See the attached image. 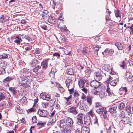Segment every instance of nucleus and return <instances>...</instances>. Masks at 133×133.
Returning a JSON list of instances; mask_svg holds the SVG:
<instances>
[{
    "instance_id": "f257e3e1",
    "label": "nucleus",
    "mask_w": 133,
    "mask_h": 133,
    "mask_svg": "<svg viewBox=\"0 0 133 133\" xmlns=\"http://www.w3.org/2000/svg\"><path fill=\"white\" fill-rule=\"evenodd\" d=\"M118 74L117 76H116V74H115L111 76H109L108 78L106 81L107 83H109L112 86H115L116 84L118 82L119 79L118 78Z\"/></svg>"
},
{
    "instance_id": "f03ea898",
    "label": "nucleus",
    "mask_w": 133,
    "mask_h": 133,
    "mask_svg": "<svg viewBox=\"0 0 133 133\" xmlns=\"http://www.w3.org/2000/svg\"><path fill=\"white\" fill-rule=\"evenodd\" d=\"M102 69H104L105 71H109L111 70V71L110 72V74L112 76L115 74H116V76H117V73L115 72L113 70V68L112 67L110 66V65L108 64H104L102 67Z\"/></svg>"
},
{
    "instance_id": "7ed1b4c3",
    "label": "nucleus",
    "mask_w": 133,
    "mask_h": 133,
    "mask_svg": "<svg viewBox=\"0 0 133 133\" xmlns=\"http://www.w3.org/2000/svg\"><path fill=\"white\" fill-rule=\"evenodd\" d=\"M38 114L40 116L43 117H47L49 115L48 112L46 110H44L39 109L38 110Z\"/></svg>"
},
{
    "instance_id": "20e7f679",
    "label": "nucleus",
    "mask_w": 133,
    "mask_h": 133,
    "mask_svg": "<svg viewBox=\"0 0 133 133\" xmlns=\"http://www.w3.org/2000/svg\"><path fill=\"white\" fill-rule=\"evenodd\" d=\"M16 79V78L14 76L12 77L8 76L2 80L3 84V85H6V84L9 83L11 81Z\"/></svg>"
},
{
    "instance_id": "39448f33",
    "label": "nucleus",
    "mask_w": 133,
    "mask_h": 133,
    "mask_svg": "<svg viewBox=\"0 0 133 133\" xmlns=\"http://www.w3.org/2000/svg\"><path fill=\"white\" fill-rule=\"evenodd\" d=\"M92 81L90 84V85L93 88H97L100 86L101 83L98 81Z\"/></svg>"
},
{
    "instance_id": "423d86ee",
    "label": "nucleus",
    "mask_w": 133,
    "mask_h": 133,
    "mask_svg": "<svg viewBox=\"0 0 133 133\" xmlns=\"http://www.w3.org/2000/svg\"><path fill=\"white\" fill-rule=\"evenodd\" d=\"M125 77L126 80L128 82H131L133 80V77L132 74L130 72H126Z\"/></svg>"
},
{
    "instance_id": "0eeeda50",
    "label": "nucleus",
    "mask_w": 133,
    "mask_h": 133,
    "mask_svg": "<svg viewBox=\"0 0 133 133\" xmlns=\"http://www.w3.org/2000/svg\"><path fill=\"white\" fill-rule=\"evenodd\" d=\"M66 125L68 127H71L73 126L74 122L71 118L68 117L66 120Z\"/></svg>"
},
{
    "instance_id": "6e6552de",
    "label": "nucleus",
    "mask_w": 133,
    "mask_h": 133,
    "mask_svg": "<svg viewBox=\"0 0 133 133\" xmlns=\"http://www.w3.org/2000/svg\"><path fill=\"white\" fill-rule=\"evenodd\" d=\"M68 110L69 112L75 115H77L78 113V112L76 110V107H75L72 106L68 108Z\"/></svg>"
},
{
    "instance_id": "1a4fd4ad",
    "label": "nucleus",
    "mask_w": 133,
    "mask_h": 133,
    "mask_svg": "<svg viewBox=\"0 0 133 133\" xmlns=\"http://www.w3.org/2000/svg\"><path fill=\"white\" fill-rule=\"evenodd\" d=\"M50 60L49 58L45 59L41 63V65L43 69H45L48 67L49 61Z\"/></svg>"
},
{
    "instance_id": "9d476101",
    "label": "nucleus",
    "mask_w": 133,
    "mask_h": 133,
    "mask_svg": "<svg viewBox=\"0 0 133 133\" xmlns=\"http://www.w3.org/2000/svg\"><path fill=\"white\" fill-rule=\"evenodd\" d=\"M102 77L100 71L96 72L94 73V78L96 80L100 81L102 79Z\"/></svg>"
},
{
    "instance_id": "9b49d317",
    "label": "nucleus",
    "mask_w": 133,
    "mask_h": 133,
    "mask_svg": "<svg viewBox=\"0 0 133 133\" xmlns=\"http://www.w3.org/2000/svg\"><path fill=\"white\" fill-rule=\"evenodd\" d=\"M66 86L69 89L73 87L72 80V79H67L65 81Z\"/></svg>"
},
{
    "instance_id": "f8f14e48",
    "label": "nucleus",
    "mask_w": 133,
    "mask_h": 133,
    "mask_svg": "<svg viewBox=\"0 0 133 133\" xmlns=\"http://www.w3.org/2000/svg\"><path fill=\"white\" fill-rule=\"evenodd\" d=\"M127 88L126 87H124L121 88L119 90V92L120 94L124 96L127 94Z\"/></svg>"
},
{
    "instance_id": "ddd939ff",
    "label": "nucleus",
    "mask_w": 133,
    "mask_h": 133,
    "mask_svg": "<svg viewBox=\"0 0 133 133\" xmlns=\"http://www.w3.org/2000/svg\"><path fill=\"white\" fill-rule=\"evenodd\" d=\"M96 111L97 113L99 114H105L106 112H107L106 108L103 107L99 108L98 109L96 110Z\"/></svg>"
},
{
    "instance_id": "4468645a",
    "label": "nucleus",
    "mask_w": 133,
    "mask_h": 133,
    "mask_svg": "<svg viewBox=\"0 0 133 133\" xmlns=\"http://www.w3.org/2000/svg\"><path fill=\"white\" fill-rule=\"evenodd\" d=\"M78 84L79 87L80 88L84 87V82L83 78H79L78 79Z\"/></svg>"
},
{
    "instance_id": "2eb2a0df",
    "label": "nucleus",
    "mask_w": 133,
    "mask_h": 133,
    "mask_svg": "<svg viewBox=\"0 0 133 133\" xmlns=\"http://www.w3.org/2000/svg\"><path fill=\"white\" fill-rule=\"evenodd\" d=\"M131 122V119L128 117H125L122 118L121 121V122L124 124H129Z\"/></svg>"
},
{
    "instance_id": "dca6fc26",
    "label": "nucleus",
    "mask_w": 133,
    "mask_h": 133,
    "mask_svg": "<svg viewBox=\"0 0 133 133\" xmlns=\"http://www.w3.org/2000/svg\"><path fill=\"white\" fill-rule=\"evenodd\" d=\"M84 124L88 125L91 123V118L89 116H86L84 119Z\"/></svg>"
},
{
    "instance_id": "f3484780",
    "label": "nucleus",
    "mask_w": 133,
    "mask_h": 133,
    "mask_svg": "<svg viewBox=\"0 0 133 133\" xmlns=\"http://www.w3.org/2000/svg\"><path fill=\"white\" fill-rule=\"evenodd\" d=\"M38 61L35 58H34L32 59L31 62L29 63V64L32 67L35 66L37 64H38Z\"/></svg>"
},
{
    "instance_id": "a211bd4d",
    "label": "nucleus",
    "mask_w": 133,
    "mask_h": 133,
    "mask_svg": "<svg viewBox=\"0 0 133 133\" xmlns=\"http://www.w3.org/2000/svg\"><path fill=\"white\" fill-rule=\"evenodd\" d=\"M90 129L85 126H83L81 128L82 133H89Z\"/></svg>"
},
{
    "instance_id": "6ab92c4d",
    "label": "nucleus",
    "mask_w": 133,
    "mask_h": 133,
    "mask_svg": "<svg viewBox=\"0 0 133 133\" xmlns=\"http://www.w3.org/2000/svg\"><path fill=\"white\" fill-rule=\"evenodd\" d=\"M116 109L117 106L116 105H114L109 108L108 111L112 114H114L115 113Z\"/></svg>"
},
{
    "instance_id": "aec40b11",
    "label": "nucleus",
    "mask_w": 133,
    "mask_h": 133,
    "mask_svg": "<svg viewBox=\"0 0 133 133\" xmlns=\"http://www.w3.org/2000/svg\"><path fill=\"white\" fill-rule=\"evenodd\" d=\"M48 22L50 23L54 24L55 22L54 17L50 15L48 17Z\"/></svg>"
},
{
    "instance_id": "412c9836",
    "label": "nucleus",
    "mask_w": 133,
    "mask_h": 133,
    "mask_svg": "<svg viewBox=\"0 0 133 133\" xmlns=\"http://www.w3.org/2000/svg\"><path fill=\"white\" fill-rule=\"evenodd\" d=\"M8 17L5 15L1 16L0 18V22L2 23H4L8 19Z\"/></svg>"
},
{
    "instance_id": "4be33fe9",
    "label": "nucleus",
    "mask_w": 133,
    "mask_h": 133,
    "mask_svg": "<svg viewBox=\"0 0 133 133\" xmlns=\"http://www.w3.org/2000/svg\"><path fill=\"white\" fill-rule=\"evenodd\" d=\"M93 97L90 95L88 96L87 97V101L89 105L92 104V99Z\"/></svg>"
},
{
    "instance_id": "5701e85b",
    "label": "nucleus",
    "mask_w": 133,
    "mask_h": 133,
    "mask_svg": "<svg viewBox=\"0 0 133 133\" xmlns=\"http://www.w3.org/2000/svg\"><path fill=\"white\" fill-rule=\"evenodd\" d=\"M118 106L119 110H122L124 109L125 107V105L124 103L121 102L120 103L118 104Z\"/></svg>"
},
{
    "instance_id": "b1692460",
    "label": "nucleus",
    "mask_w": 133,
    "mask_h": 133,
    "mask_svg": "<svg viewBox=\"0 0 133 133\" xmlns=\"http://www.w3.org/2000/svg\"><path fill=\"white\" fill-rule=\"evenodd\" d=\"M115 45L117 46L119 50H122L123 47L121 43L119 42H116L115 44Z\"/></svg>"
},
{
    "instance_id": "393cba45",
    "label": "nucleus",
    "mask_w": 133,
    "mask_h": 133,
    "mask_svg": "<svg viewBox=\"0 0 133 133\" xmlns=\"http://www.w3.org/2000/svg\"><path fill=\"white\" fill-rule=\"evenodd\" d=\"M56 121V119H53L52 118H51L48 121L47 125H50L53 124Z\"/></svg>"
},
{
    "instance_id": "a878e982",
    "label": "nucleus",
    "mask_w": 133,
    "mask_h": 133,
    "mask_svg": "<svg viewBox=\"0 0 133 133\" xmlns=\"http://www.w3.org/2000/svg\"><path fill=\"white\" fill-rule=\"evenodd\" d=\"M115 16L116 17H121V15L120 13V11L119 9H117L116 10H115L114 11Z\"/></svg>"
},
{
    "instance_id": "bb28decb",
    "label": "nucleus",
    "mask_w": 133,
    "mask_h": 133,
    "mask_svg": "<svg viewBox=\"0 0 133 133\" xmlns=\"http://www.w3.org/2000/svg\"><path fill=\"white\" fill-rule=\"evenodd\" d=\"M9 90L13 95H15L16 94V90L15 88L10 87L9 88Z\"/></svg>"
},
{
    "instance_id": "cd10ccee",
    "label": "nucleus",
    "mask_w": 133,
    "mask_h": 133,
    "mask_svg": "<svg viewBox=\"0 0 133 133\" xmlns=\"http://www.w3.org/2000/svg\"><path fill=\"white\" fill-rule=\"evenodd\" d=\"M106 92L108 93L109 96H111L112 95L113 93L112 91L110 89L109 85H107Z\"/></svg>"
},
{
    "instance_id": "c85d7f7f",
    "label": "nucleus",
    "mask_w": 133,
    "mask_h": 133,
    "mask_svg": "<svg viewBox=\"0 0 133 133\" xmlns=\"http://www.w3.org/2000/svg\"><path fill=\"white\" fill-rule=\"evenodd\" d=\"M15 38L16 39L15 40L14 42L16 43L20 44L21 42L22 41L21 38L19 36L16 37Z\"/></svg>"
},
{
    "instance_id": "c756f323",
    "label": "nucleus",
    "mask_w": 133,
    "mask_h": 133,
    "mask_svg": "<svg viewBox=\"0 0 133 133\" xmlns=\"http://www.w3.org/2000/svg\"><path fill=\"white\" fill-rule=\"evenodd\" d=\"M79 106V108L80 109L84 110V111H87V109H86L85 108V104L84 103H81Z\"/></svg>"
},
{
    "instance_id": "7c9ffc66",
    "label": "nucleus",
    "mask_w": 133,
    "mask_h": 133,
    "mask_svg": "<svg viewBox=\"0 0 133 133\" xmlns=\"http://www.w3.org/2000/svg\"><path fill=\"white\" fill-rule=\"evenodd\" d=\"M5 98V96L4 92H0V101L4 100Z\"/></svg>"
},
{
    "instance_id": "2f4dec72",
    "label": "nucleus",
    "mask_w": 133,
    "mask_h": 133,
    "mask_svg": "<svg viewBox=\"0 0 133 133\" xmlns=\"http://www.w3.org/2000/svg\"><path fill=\"white\" fill-rule=\"evenodd\" d=\"M86 75L87 77H90L91 71L90 69L88 68L85 70Z\"/></svg>"
},
{
    "instance_id": "473e14b6",
    "label": "nucleus",
    "mask_w": 133,
    "mask_h": 133,
    "mask_svg": "<svg viewBox=\"0 0 133 133\" xmlns=\"http://www.w3.org/2000/svg\"><path fill=\"white\" fill-rule=\"evenodd\" d=\"M48 11L46 10H45L44 11H43L42 12V17L44 19H47L48 16L47 13Z\"/></svg>"
},
{
    "instance_id": "72a5a7b5",
    "label": "nucleus",
    "mask_w": 133,
    "mask_h": 133,
    "mask_svg": "<svg viewBox=\"0 0 133 133\" xmlns=\"http://www.w3.org/2000/svg\"><path fill=\"white\" fill-rule=\"evenodd\" d=\"M32 45H29L25 48V51H24V52L26 53L27 52H30L31 49L32 48Z\"/></svg>"
},
{
    "instance_id": "f704fd0d",
    "label": "nucleus",
    "mask_w": 133,
    "mask_h": 133,
    "mask_svg": "<svg viewBox=\"0 0 133 133\" xmlns=\"http://www.w3.org/2000/svg\"><path fill=\"white\" fill-rule=\"evenodd\" d=\"M84 115L82 113H79L77 116V119H83L84 118Z\"/></svg>"
},
{
    "instance_id": "c9c22d12",
    "label": "nucleus",
    "mask_w": 133,
    "mask_h": 133,
    "mask_svg": "<svg viewBox=\"0 0 133 133\" xmlns=\"http://www.w3.org/2000/svg\"><path fill=\"white\" fill-rule=\"evenodd\" d=\"M60 126L62 128H64L65 126L66 123L64 120H62L60 121Z\"/></svg>"
},
{
    "instance_id": "e433bc0d",
    "label": "nucleus",
    "mask_w": 133,
    "mask_h": 133,
    "mask_svg": "<svg viewBox=\"0 0 133 133\" xmlns=\"http://www.w3.org/2000/svg\"><path fill=\"white\" fill-rule=\"evenodd\" d=\"M41 68V66L39 65H37L35 66L33 69V71L36 73L38 72V70Z\"/></svg>"
},
{
    "instance_id": "4c0bfd02",
    "label": "nucleus",
    "mask_w": 133,
    "mask_h": 133,
    "mask_svg": "<svg viewBox=\"0 0 133 133\" xmlns=\"http://www.w3.org/2000/svg\"><path fill=\"white\" fill-rule=\"evenodd\" d=\"M43 22L41 23L40 26L44 30H47L48 29L47 26L44 24Z\"/></svg>"
},
{
    "instance_id": "58836bf2",
    "label": "nucleus",
    "mask_w": 133,
    "mask_h": 133,
    "mask_svg": "<svg viewBox=\"0 0 133 133\" xmlns=\"http://www.w3.org/2000/svg\"><path fill=\"white\" fill-rule=\"evenodd\" d=\"M126 110L128 112V113L129 115H131L132 113H131V111L130 110V106L129 105H127L126 107Z\"/></svg>"
},
{
    "instance_id": "ea45409f",
    "label": "nucleus",
    "mask_w": 133,
    "mask_h": 133,
    "mask_svg": "<svg viewBox=\"0 0 133 133\" xmlns=\"http://www.w3.org/2000/svg\"><path fill=\"white\" fill-rule=\"evenodd\" d=\"M67 73L70 75H72L74 74L73 69L71 68H69L68 69Z\"/></svg>"
},
{
    "instance_id": "a19ab883",
    "label": "nucleus",
    "mask_w": 133,
    "mask_h": 133,
    "mask_svg": "<svg viewBox=\"0 0 133 133\" xmlns=\"http://www.w3.org/2000/svg\"><path fill=\"white\" fill-rule=\"evenodd\" d=\"M45 98H44V99L46 101H49L51 98V97L50 95L49 94L46 93V96H45Z\"/></svg>"
},
{
    "instance_id": "79ce46f5",
    "label": "nucleus",
    "mask_w": 133,
    "mask_h": 133,
    "mask_svg": "<svg viewBox=\"0 0 133 133\" xmlns=\"http://www.w3.org/2000/svg\"><path fill=\"white\" fill-rule=\"evenodd\" d=\"M100 46L98 45H94L93 46V48L94 49L95 51H97L99 50Z\"/></svg>"
},
{
    "instance_id": "37998d69",
    "label": "nucleus",
    "mask_w": 133,
    "mask_h": 133,
    "mask_svg": "<svg viewBox=\"0 0 133 133\" xmlns=\"http://www.w3.org/2000/svg\"><path fill=\"white\" fill-rule=\"evenodd\" d=\"M35 109L34 108H32L30 109L26 110L27 112L28 113H31L32 112H35Z\"/></svg>"
},
{
    "instance_id": "c03bdc74",
    "label": "nucleus",
    "mask_w": 133,
    "mask_h": 133,
    "mask_svg": "<svg viewBox=\"0 0 133 133\" xmlns=\"http://www.w3.org/2000/svg\"><path fill=\"white\" fill-rule=\"evenodd\" d=\"M77 123L78 125H81L82 126L83 125V119H77Z\"/></svg>"
},
{
    "instance_id": "a18cd8bd",
    "label": "nucleus",
    "mask_w": 133,
    "mask_h": 133,
    "mask_svg": "<svg viewBox=\"0 0 133 133\" xmlns=\"http://www.w3.org/2000/svg\"><path fill=\"white\" fill-rule=\"evenodd\" d=\"M26 100V97L24 96L20 100L19 102L20 103H24L25 102Z\"/></svg>"
},
{
    "instance_id": "49530a36",
    "label": "nucleus",
    "mask_w": 133,
    "mask_h": 133,
    "mask_svg": "<svg viewBox=\"0 0 133 133\" xmlns=\"http://www.w3.org/2000/svg\"><path fill=\"white\" fill-rule=\"evenodd\" d=\"M55 99H53L50 101V105L51 107H52L54 105L55 103Z\"/></svg>"
},
{
    "instance_id": "de8ad7c7",
    "label": "nucleus",
    "mask_w": 133,
    "mask_h": 133,
    "mask_svg": "<svg viewBox=\"0 0 133 133\" xmlns=\"http://www.w3.org/2000/svg\"><path fill=\"white\" fill-rule=\"evenodd\" d=\"M60 28V29L62 32L64 31H66L67 29L65 25L64 26H62L60 27L59 26Z\"/></svg>"
},
{
    "instance_id": "09e8293b",
    "label": "nucleus",
    "mask_w": 133,
    "mask_h": 133,
    "mask_svg": "<svg viewBox=\"0 0 133 133\" xmlns=\"http://www.w3.org/2000/svg\"><path fill=\"white\" fill-rule=\"evenodd\" d=\"M46 92H43L41 93L39 96L40 98L44 99V98H45V96H46Z\"/></svg>"
},
{
    "instance_id": "8fccbe9b",
    "label": "nucleus",
    "mask_w": 133,
    "mask_h": 133,
    "mask_svg": "<svg viewBox=\"0 0 133 133\" xmlns=\"http://www.w3.org/2000/svg\"><path fill=\"white\" fill-rule=\"evenodd\" d=\"M5 73V68H0V75Z\"/></svg>"
},
{
    "instance_id": "3c124183",
    "label": "nucleus",
    "mask_w": 133,
    "mask_h": 133,
    "mask_svg": "<svg viewBox=\"0 0 133 133\" xmlns=\"http://www.w3.org/2000/svg\"><path fill=\"white\" fill-rule=\"evenodd\" d=\"M54 56L56 57L58 59H60V54L57 52H55L54 54L53 55Z\"/></svg>"
},
{
    "instance_id": "603ef678",
    "label": "nucleus",
    "mask_w": 133,
    "mask_h": 133,
    "mask_svg": "<svg viewBox=\"0 0 133 133\" xmlns=\"http://www.w3.org/2000/svg\"><path fill=\"white\" fill-rule=\"evenodd\" d=\"M8 58V56L6 54H3L1 55V59H4L7 58Z\"/></svg>"
},
{
    "instance_id": "864d4df0",
    "label": "nucleus",
    "mask_w": 133,
    "mask_h": 133,
    "mask_svg": "<svg viewBox=\"0 0 133 133\" xmlns=\"http://www.w3.org/2000/svg\"><path fill=\"white\" fill-rule=\"evenodd\" d=\"M29 72V70L26 68H24L23 69V72L25 74H27Z\"/></svg>"
},
{
    "instance_id": "5fc2aeb1",
    "label": "nucleus",
    "mask_w": 133,
    "mask_h": 133,
    "mask_svg": "<svg viewBox=\"0 0 133 133\" xmlns=\"http://www.w3.org/2000/svg\"><path fill=\"white\" fill-rule=\"evenodd\" d=\"M102 54L104 56H106L109 54L107 48L103 52Z\"/></svg>"
},
{
    "instance_id": "6e6d98bb",
    "label": "nucleus",
    "mask_w": 133,
    "mask_h": 133,
    "mask_svg": "<svg viewBox=\"0 0 133 133\" xmlns=\"http://www.w3.org/2000/svg\"><path fill=\"white\" fill-rule=\"evenodd\" d=\"M24 38L29 42L31 41H32V38L28 36L25 35L24 36Z\"/></svg>"
},
{
    "instance_id": "4d7b16f0",
    "label": "nucleus",
    "mask_w": 133,
    "mask_h": 133,
    "mask_svg": "<svg viewBox=\"0 0 133 133\" xmlns=\"http://www.w3.org/2000/svg\"><path fill=\"white\" fill-rule=\"evenodd\" d=\"M37 118L35 116H33L32 118V121L33 123H36L37 121Z\"/></svg>"
},
{
    "instance_id": "13d9d810",
    "label": "nucleus",
    "mask_w": 133,
    "mask_h": 133,
    "mask_svg": "<svg viewBox=\"0 0 133 133\" xmlns=\"http://www.w3.org/2000/svg\"><path fill=\"white\" fill-rule=\"evenodd\" d=\"M56 71V69L55 68H52L51 70L50 74H52L53 75L54 74V75H55Z\"/></svg>"
},
{
    "instance_id": "bf43d9fd",
    "label": "nucleus",
    "mask_w": 133,
    "mask_h": 133,
    "mask_svg": "<svg viewBox=\"0 0 133 133\" xmlns=\"http://www.w3.org/2000/svg\"><path fill=\"white\" fill-rule=\"evenodd\" d=\"M107 50H108L109 54H112L114 51V50L113 49L107 48Z\"/></svg>"
},
{
    "instance_id": "052dcab7",
    "label": "nucleus",
    "mask_w": 133,
    "mask_h": 133,
    "mask_svg": "<svg viewBox=\"0 0 133 133\" xmlns=\"http://www.w3.org/2000/svg\"><path fill=\"white\" fill-rule=\"evenodd\" d=\"M94 120V123L95 124L98 125V119L96 116H95Z\"/></svg>"
},
{
    "instance_id": "680f3d73",
    "label": "nucleus",
    "mask_w": 133,
    "mask_h": 133,
    "mask_svg": "<svg viewBox=\"0 0 133 133\" xmlns=\"http://www.w3.org/2000/svg\"><path fill=\"white\" fill-rule=\"evenodd\" d=\"M88 115L91 117H93L94 115V113L92 110H91L88 113Z\"/></svg>"
},
{
    "instance_id": "e2e57ef3",
    "label": "nucleus",
    "mask_w": 133,
    "mask_h": 133,
    "mask_svg": "<svg viewBox=\"0 0 133 133\" xmlns=\"http://www.w3.org/2000/svg\"><path fill=\"white\" fill-rule=\"evenodd\" d=\"M74 96L75 98H78L79 95L78 91H75L74 94Z\"/></svg>"
},
{
    "instance_id": "0e129e2a",
    "label": "nucleus",
    "mask_w": 133,
    "mask_h": 133,
    "mask_svg": "<svg viewBox=\"0 0 133 133\" xmlns=\"http://www.w3.org/2000/svg\"><path fill=\"white\" fill-rule=\"evenodd\" d=\"M92 92L94 95H96L98 92V91L95 89H93L92 90Z\"/></svg>"
},
{
    "instance_id": "69168bd1",
    "label": "nucleus",
    "mask_w": 133,
    "mask_h": 133,
    "mask_svg": "<svg viewBox=\"0 0 133 133\" xmlns=\"http://www.w3.org/2000/svg\"><path fill=\"white\" fill-rule=\"evenodd\" d=\"M16 112L18 114H20L23 112V110L21 108L16 110Z\"/></svg>"
},
{
    "instance_id": "338daca9",
    "label": "nucleus",
    "mask_w": 133,
    "mask_h": 133,
    "mask_svg": "<svg viewBox=\"0 0 133 133\" xmlns=\"http://www.w3.org/2000/svg\"><path fill=\"white\" fill-rule=\"evenodd\" d=\"M38 123H39V124L43 127L45 126L46 124V123L45 122H42L41 121H39Z\"/></svg>"
},
{
    "instance_id": "774afa93",
    "label": "nucleus",
    "mask_w": 133,
    "mask_h": 133,
    "mask_svg": "<svg viewBox=\"0 0 133 133\" xmlns=\"http://www.w3.org/2000/svg\"><path fill=\"white\" fill-rule=\"evenodd\" d=\"M125 62L123 61V62H121L120 63L119 65L121 67H122L123 68H124V67L125 66Z\"/></svg>"
}]
</instances>
